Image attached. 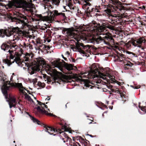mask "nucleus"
<instances>
[{
	"instance_id": "nucleus-32",
	"label": "nucleus",
	"mask_w": 146,
	"mask_h": 146,
	"mask_svg": "<svg viewBox=\"0 0 146 146\" xmlns=\"http://www.w3.org/2000/svg\"><path fill=\"white\" fill-rule=\"evenodd\" d=\"M62 129H64L66 131L67 129L66 126H64V128H62Z\"/></svg>"
},
{
	"instance_id": "nucleus-14",
	"label": "nucleus",
	"mask_w": 146,
	"mask_h": 146,
	"mask_svg": "<svg viewBox=\"0 0 146 146\" xmlns=\"http://www.w3.org/2000/svg\"><path fill=\"white\" fill-rule=\"evenodd\" d=\"M140 102L139 103V107L140 108L141 110L143 112V113H141V114H145L146 113V106H140Z\"/></svg>"
},
{
	"instance_id": "nucleus-47",
	"label": "nucleus",
	"mask_w": 146,
	"mask_h": 146,
	"mask_svg": "<svg viewBox=\"0 0 146 146\" xmlns=\"http://www.w3.org/2000/svg\"><path fill=\"white\" fill-rule=\"evenodd\" d=\"M64 142H65V141H64Z\"/></svg>"
},
{
	"instance_id": "nucleus-36",
	"label": "nucleus",
	"mask_w": 146,
	"mask_h": 146,
	"mask_svg": "<svg viewBox=\"0 0 146 146\" xmlns=\"http://www.w3.org/2000/svg\"><path fill=\"white\" fill-rule=\"evenodd\" d=\"M145 7L144 6H142V9H145Z\"/></svg>"
},
{
	"instance_id": "nucleus-6",
	"label": "nucleus",
	"mask_w": 146,
	"mask_h": 146,
	"mask_svg": "<svg viewBox=\"0 0 146 146\" xmlns=\"http://www.w3.org/2000/svg\"><path fill=\"white\" fill-rule=\"evenodd\" d=\"M3 85L2 87V92L4 95L5 96V98L7 99V100H9L7 99L8 98V94L7 91L9 90L11 86L16 87L19 88V91L22 94L25 96V98L27 100L31 101L33 102V101L29 96L25 92L26 90L25 88L23 86L21 83H11L9 81H5L4 80L3 81Z\"/></svg>"
},
{
	"instance_id": "nucleus-2",
	"label": "nucleus",
	"mask_w": 146,
	"mask_h": 146,
	"mask_svg": "<svg viewBox=\"0 0 146 146\" xmlns=\"http://www.w3.org/2000/svg\"><path fill=\"white\" fill-rule=\"evenodd\" d=\"M1 48L4 51L9 52L10 54V58L11 59H13L12 61L11 60H9L7 59H5L3 60V62L5 64H6L8 66H9L12 63L15 62L18 65L23 67L24 69H25V67H23L25 66L28 67L29 73L31 74H33L35 73L36 71H38L40 70H42V68L46 66V62L42 58H39L36 59V62L34 64V65L31 66L28 62H25L24 61H22L20 58V56L17 55L16 54L13 55L12 52L14 54L13 51L10 50L9 49V46L8 45L5 43H3L1 46Z\"/></svg>"
},
{
	"instance_id": "nucleus-34",
	"label": "nucleus",
	"mask_w": 146,
	"mask_h": 146,
	"mask_svg": "<svg viewBox=\"0 0 146 146\" xmlns=\"http://www.w3.org/2000/svg\"><path fill=\"white\" fill-rule=\"evenodd\" d=\"M54 81L55 82H58L57 79H54Z\"/></svg>"
},
{
	"instance_id": "nucleus-15",
	"label": "nucleus",
	"mask_w": 146,
	"mask_h": 146,
	"mask_svg": "<svg viewBox=\"0 0 146 146\" xmlns=\"http://www.w3.org/2000/svg\"><path fill=\"white\" fill-rule=\"evenodd\" d=\"M27 113L30 117L31 120H32L34 122L36 123H37V124H39V123H40V122L39 121H38L37 119H36V118H34V117L31 116V115L29 114L28 113Z\"/></svg>"
},
{
	"instance_id": "nucleus-41",
	"label": "nucleus",
	"mask_w": 146,
	"mask_h": 146,
	"mask_svg": "<svg viewBox=\"0 0 146 146\" xmlns=\"http://www.w3.org/2000/svg\"><path fill=\"white\" fill-rule=\"evenodd\" d=\"M34 98L35 100H36V97H34Z\"/></svg>"
},
{
	"instance_id": "nucleus-35",
	"label": "nucleus",
	"mask_w": 146,
	"mask_h": 146,
	"mask_svg": "<svg viewBox=\"0 0 146 146\" xmlns=\"http://www.w3.org/2000/svg\"><path fill=\"white\" fill-rule=\"evenodd\" d=\"M62 57L63 58H64V59L65 60H66V58L64 57V56H63V55H62Z\"/></svg>"
},
{
	"instance_id": "nucleus-53",
	"label": "nucleus",
	"mask_w": 146,
	"mask_h": 146,
	"mask_svg": "<svg viewBox=\"0 0 146 146\" xmlns=\"http://www.w3.org/2000/svg\"><path fill=\"white\" fill-rule=\"evenodd\" d=\"M111 109H112V108H111Z\"/></svg>"
},
{
	"instance_id": "nucleus-26",
	"label": "nucleus",
	"mask_w": 146,
	"mask_h": 146,
	"mask_svg": "<svg viewBox=\"0 0 146 146\" xmlns=\"http://www.w3.org/2000/svg\"><path fill=\"white\" fill-rule=\"evenodd\" d=\"M110 88L111 89V92H115V89H114L113 88V86H110Z\"/></svg>"
},
{
	"instance_id": "nucleus-16",
	"label": "nucleus",
	"mask_w": 146,
	"mask_h": 146,
	"mask_svg": "<svg viewBox=\"0 0 146 146\" xmlns=\"http://www.w3.org/2000/svg\"><path fill=\"white\" fill-rule=\"evenodd\" d=\"M43 77L44 80L45 81H47V83L48 84H52L53 83V82H52V81L48 79L47 78V76L46 75H43Z\"/></svg>"
},
{
	"instance_id": "nucleus-39",
	"label": "nucleus",
	"mask_w": 146,
	"mask_h": 146,
	"mask_svg": "<svg viewBox=\"0 0 146 146\" xmlns=\"http://www.w3.org/2000/svg\"><path fill=\"white\" fill-rule=\"evenodd\" d=\"M89 135L91 137H92V135Z\"/></svg>"
},
{
	"instance_id": "nucleus-31",
	"label": "nucleus",
	"mask_w": 146,
	"mask_h": 146,
	"mask_svg": "<svg viewBox=\"0 0 146 146\" xmlns=\"http://www.w3.org/2000/svg\"><path fill=\"white\" fill-rule=\"evenodd\" d=\"M116 8H117V9H119L120 11H121V8L120 7H116Z\"/></svg>"
},
{
	"instance_id": "nucleus-23",
	"label": "nucleus",
	"mask_w": 146,
	"mask_h": 146,
	"mask_svg": "<svg viewBox=\"0 0 146 146\" xmlns=\"http://www.w3.org/2000/svg\"><path fill=\"white\" fill-rule=\"evenodd\" d=\"M72 78V77L70 76V75H64V78L66 80L70 79Z\"/></svg>"
},
{
	"instance_id": "nucleus-56",
	"label": "nucleus",
	"mask_w": 146,
	"mask_h": 146,
	"mask_svg": "<svg viewBox=\"0 0 146 146\" xmlns=\"http://www.w3.org/2000/svg\"><path fill=\"white\" fill-rule=\"evenodd\" d=\"M33 1H35V0H33Z\"/></svg>"
},
{
	"instance_id": "nucleus-38",
	"label": "nucleus",
	"mask_w": 146,
	"mask_h": 146,
	"mask_svg": "<svg viewBox=\"0 0 146 146\" xmlns=\"http://www.w3.org/2000/svg\"><path fill=\"white\" fill-rule=\"evenodd\" d=\"M72 61L73 62H75V60L74 59H72Z\"/></svg>"
},
{
	"instance_id": "nucleus-10",
	"label": "nucleus",
	"mask_w": 146,
	"mask_h": 146,
	"mask_svg": "<svg viewBox=\"0 0 146 146\" xmlns=\"http://www.w3.org/2000/svg\"><path fill=\"white\" fill-rule=\"evenodd\" d=\"M43 127L45 128L44 130V131L48 132L50 135H53L54 136L56 134H54L53 133H61V132L60 129L56 130L54 128L48 126L44 124L43 125Z\"/></svg>"
},
{
	"instance_id": "nucleus-22",
	"label": "nucleus",
	"mask_w": 146,
	"mask_h": 146,
	"mask_svg": "<svg viewBox=\"0 0 146 146\" xmlns=\"http://www.w3.org/2000/svg\"><path fill=\"white\" fill-rule=\"evenodd\" d=\"M36 1H38L42 3H47L48 2H49V0H36Z\"/></svg>"
},
{
	"instance_id": "nucleus-20",
	"label": "nucleus",
	"mask_w": 146,
	"mask_h": 146,
	"mask_svg": "<svg viewBox=\"0 0 146 146\" xmlns=\"http://www.w3.org/2000/svg\"><path fill=\"white\" fill-rule=\"evenodd\" d=\"M37 84L38 86L42 88H44L45 86V84L44 83H42L40 82H38Z\"/></svg>"
},
{
	"instance_id": "nucleus-50",
	"label": "nucleus",
	"mask_w": 146,
	"mask_h": 146,
	"mask_svg": "<svg viewBox=\"0 0 146 146\" xmlns=\"http://www.w3.org/2000/svg\"><path fill=\"white\" fill-rule=\"evenodd\" d=\"M64 139L63 138H62V139L64 140Z\"/></svg>"
},
{
	"instance_id": "nucleus-45",
	"label": "nucleus",
	"mask_w": 146,
	"mask_h": 146,
	"mask_svg": "<svg viewBox=\"0 0 146 146\" xmlns=\"http://www.w3.org/2000/svg\"><path fill=\"white\" fill-rule=\"evenodd\" d=\"M92 123V122H90L89 123V124H91Z\"/></svg>"
},
{
	"instance_id": "nucleus-52",
	"label": "nucleus",
	"mask_w": 146,
	"mask_h": 146,
	"mask_svg": "<svg viewBox=\"0 0 146 146\" xmlns=\"http://www.w3.org/2000/svg\"><path fill=\"white\" fill-rule=\"evenodd\" d=\"M111 109H112V108H111Z\"/></svg>"
},
{
	"instance_id": "nucleus-12",
	"label": "nucleus",
	"mask_w": 146,
	"mask_h": 146,
	"mask_svg": "<svg viewBox=\"0 0 146 146\" xmlns=\"http://www.w3.org/2000/svg\"><path fill=\"white\" fill-rule=\"evenodd\" d=\"M36 108L37 109V110L38 111L40 112L45 113L48 115H53L51 113H48L47 112V111L45 110H44L43 109H41L40 106H38L37 108Z\"/></svg>"
},
{
	"instance_id": "nucleus-33",
	"label": "nucleus",
	"mask_w": 146,
	"mask_h": 146,
	"mask_svg": "<svg viewBox=\"0 0 146 146\" xmlns=\"http://www.w3.org/2000/svg\"><path fill=\"white\" fill-rule=\"evenodd\" d=\"M70 53L68 51H66V54L67 55H68Z\"/></svg>"
},
{
	"instance_id": "nucleus-51",
	"label": "nucleus",
	"mask_w": 146,
	"mask_h": 146,
	"mask_svg": "<svg viewBox=\"0 0 146 146\" xmlns=\"http://www.w3.org/2000/svg\"><path fill=\"white\" fill-rule=\"evenodd\" d=\"M102 116H104V114H102Z\"/></svg>"
},
{
	"instance_id": "nucleus-28",
	"label": "nucleus",
	"mask_w": 146,
	"mask_h": 146,
	"mask_svg": "<svg viewBox=\"0 0 146 146\" xmlns=\"http://www.w3.org/2000/svg\"><path fill=\"white\" fill-rule=\"evenodd\" d=\"M115 93H119L120 94V91H119V90L117 88H116L115 89Z\"/></svg>"
},
{
	"instance_id": "nucleus-11",
	"label": "nucleus",
	"mask_w": 146,
	"mask_h": 146,
	"mask_svg": "<svg viewBox=\"0 0 146 146\" xmlns=\"http://www.w3.org/2000/svg\"><path fill=\"white\" fill-rule=\"evenodd\" d=\"M64 8L66 9V11H67V9H69L70 10H74V6L72 4L70 3H67V5L66 6H64ZM68 11L69 10H68Z\"/></svg>"
},
{
	"instance_id": "nucleus-24",
	"label": "nucleus",
	"mask_w": 146,
	"mask_h": 146,
	"mask_svg": "<svg viewBox=\"0 0 146 146\" xmlns=\"http://www.w3.org/2000/svg\"><path fill=\"white\" fill-rule=\"evenodd\" d=\"M42 46L43 48L45 49L46 50H49L50 48V46H46L45 45H42Z\"/></svg>"
},
{
	"instance_id": "nucleus-37",
	"label": "nucleus",
	"mask_w": 146,
	"mask_h": 146,
	"mask_svg": "<svg viewBox=\"0 0 146 146\" xmlns=\"http://www.w3.org/2000/svg\"><path fill=\"white\" fill-rule=\"evenodd\" d=\"M96 11L97 12H100V11H99L98 9H96Z\"/></svg>"
},
{
	"instance_id": "nucleus-19",
	"label": "nucleus",
	"mask_w": 146,
	"mask_h": 146,
	"mask_svg": "<svg viewBox=\"0 0 146 146\" xmlns=\"http://www.w3.org/2000/svg\"><path fill=\"white\" fill-rule=\"evenodd\" d=\"M36 102L38 103V104L39 105L41 106V107L43 109L44 107H45L46 108H47V106L46 105L44 104H43L41 102H39L37 100H36Z\"/></svg>"
},
{
	"instance_id": "nucleus-4",
	"label": "nucleus",
	"mask_w": 146,
	"mask_h": 146,
	"mask_svg": "<svg viewBox=\"0 0 146 146\" xmlns=\"http://www.w3.org/2000/svg\"><path fill=\"white\" fill-rule=\"evenodd\" d=\"M98 77L104 80H109L110 82L111 83L114 84L116 83L118 85H120V83L115 80L114 79V77L111 75L108 71H105L104 72L101 73L99 72L97 69H96L94 70H92L89 72L81 74L79 76V77L76 78V80L77 81L83 82L85 86L88 88L91 86L90 88H92L93 86H91L90 84H94L87 80L82 79V78H92Z\"/></svg>"
},
{
	"instance_id": "nucleus-48",
	"label": "nucleus",
	"mask_w": 146,
	"mask_h": 146,
	"mask_svg": "<svg viewBox=\"0 0 146 146\" xmlns=\"http://www.w3.org/2000/svg\"><path fill=\"white\" fill-rule=\"evenodd\" d=\"M13 142H14V143H15V141H13Z\"/></svg>"
},
{
	"instance_id": "nucleus-29",
	"label": "nucleus",
	"mask_w": 146,
	"mask_h": 146,
	"mask_svg": "<svg viewBox=\"0 0 146 146\" xmlns=\"http://www.w3.org/2000/svg\"><path fill=\"white\" fill-rule=\"evenodd\" d=\"M85 2L86 3L85 4H84V5L85 6H90V4L89 3L86 2V1H85Z\"/></svg>"
},
{
	"instance_id": "nucleus-25",
	"label": "nucleus",
	"mask_w": 146,
	"mask_h": 146,
	"mask_svg": "<svg viewBox=\"0 0 146 146\" xmlns=\"http://www.w3.org/2000/svg\"><path fill=\"white\" fill-rule=\"evenodd\" d=\"M28 56H29V55L26 56L24 58V60L25 61H29V58L28 57Z\"/></svg>"
},
{
	"instance_id": "nucleus-40",
	"label": "nucleus",
	"mask_w": 146,
	"mask_h": 146,
	"mask_svg": "<svg viewBox=\"0 0 146 146\" xmlns=\"http://www.w3.org/2000/svg\"><path fill=\"white\" fill-rule=\"evenodd\" d=\"M50 40H48V42H50Z\"/></svg>"
},
{
	"instance_id": "nucleus-1",
	"label": "nucleus",
	"mask_w": 146,
	"mask_h": 146,
	"mask_svg": "<svg viewBox=\"0 0 146 146\" xmlns=\"http://www.w3.org/2000/svg\"><path fill=\"white\" fill-rule=\"evenodd\" d=\"M94 27L93 28L92 26L91 27L87 26L85 29V26L81 29L80 27V29L78 28L79 30L70 28L67 29L66 31L68 37L73 39L70 40L77 42L76 44V48L83 56H88L90 53L88 47L85 46L82 43L78 42L82 40L94 44L102 43L109 45L110 42H113V39L110 34L103 33L107 31V28L114 30L113 26L106 24L98 27L95 25Z\"/></svg>"
},
{
	"instance_id": "nucleus-3",
	"label": "nucleus",
	"mask_w": 146,
	"mask_h": 146,
	"mask_svg": "<svg viewBox=\"0 0 146 146\" xmlns=\"http://www.w3.org/2000/svg\"><path fill=\"white\" fill-rule=\"evenodd\" d=\"M8 21L9 22H13L14 24L16 25L17 27H8L7 29L4 31V33L7 36L10 37V40L7 42V43L10 44L9 46V49L14 48L15 49L17 47V45H11L12 42L11 41H14L16 42L19 40H21V37L24 35L23 31L19 29L23 28L26 25V22L27 21V19L26 17H24L23 19L24 20H20L19 18H17L14 17H12L11 16L8 17Z\"/></svg>"
},
{
	"instance_id": "nucleus-8",
	"label": "nucleus",
	"mask_w": 146,
	"mask_h": 146,
	"mask_svg": "<svg viewBox=\"0 0 146 146\" xmlns=\"http://www.w3.org/2000/svg\"><path fill=\"white\" fill-rule=\"evenodd\" d=\"M145 40L144 38L141 37L132 41H129L125 44V46L127 48H130L132 45L141 48L142 43H145Z\"/></svg>"
},
{
	"instance_id": "nucleus-55",
	"label": "nucleus",
	"mask_w": 146,
	"mask_h": 146,
	"mask_svg": "<svg viewBox=\"0 0 146 146\" xmlns=\"http://www.w3.org/2000/svg\"><path fill=\"white\" fill-rule=\"evenodd\" d=\"M112 94V93H110V94Z\"/></svg>"
},
{
	"instance_id": "nucleus-5",
	"label": "nucleus",
	"mask_w": 146,
	"mask_h": 146,
	"mask_svg": "<svg viewBox=\"0 0 146 146\" xmlns=\"http://www.w3.org/2000/svg\"><path fill=\"white\" fill-rule=\"evenodd\" d=\"M44 13L47 16L43 17L41 15H37L36 16L38 18H35L34 20L36 21H46L48 23H51L54 20V17L56 16H59L62 17L63 19L66 18L64 13L58 12L56 10L52 11L51 9L52 7L51 5H44Z\"/></svg>"
},
{
	"instance_id": "nucleus-13",
	"label": "nucleus",
	"mask_w": 146,
	"mask_h": 146,
	"mask_svg": "<svg viewBox=\"0 0 146 146\" xmlns=\"http://www.w3.org/2000/svg\"><path fill=\"white\" fill-rule=\"evenodd\" d=\"M49 71L50 72L49 73L50 74H51L53 75H56L58 73V72L56 70L54 69H52L51 68L48 69Z\"/></svg>"
},
{
	"instance_id": "nucleus-42",
	"label": "nucleus",
	"mask_w": 146,
	"mask_h": 146,
	"mask_svg": "<svg viewBox=\"0 0 146 146\" xmlns=\"http://www.w3.org/2000/svg\"><path fill=\"white\" fill-rule=\"evenodd\" d=\"M50 98H48V99H47V100H50Z\"/></svg>"
},
{
	"instance_id": "nucleus-30",
	"label": "nucleus",
	"mask_w": 146,
	"mask_h": 146,
	"mask_svg": "<svg viewBox=\"0 0 146 146\" xmlns=\"http://www.w3.org/2000/svg\"><path fill=\"white\" fill-rule=\"evenodd\" d=\"M131 64L130 63H127L126 65L127 66H131Z\"/></svg>"
},
{
	"instance_id": "nucleus-44",
	"label": "nucleus",
	"mask_w": 146,
	"mask_h": 146,
	"mask_svg": "<svg viewBox=\"0 0 146 146\" xmlns=\"http://www.w3.org/2000/svg\"><path fill=\"white\" fill-rule=\"evenodd\" d=\"M12 78H11V79H10L11 80H12Z\"/></svg>"
},
{
	"instance_id": "nucleus-54",
	"label": "nucleus",
	"mask_w": 146,
	"mask_h": 146,
	"mask_svg": "<svg viewBox=\"0 0 146 146\" xmlns=\"http://www.w3.org/2000/svg\"><path fill=\"white\" fill-rule=\"evenodd\" d=\"M67 106L66 105V107Z\"/></svg>"
},
{
	"instance_id": "nucleus-46",
	"label": "nucleus",
	"mask_w": 146,
	"mask_h": 146,
	"mask_svg": "<svg viewBox=\"0 0 146 146\" xmlns=\"http://www.w3.org/2000/svg\"><path fill=\"white\" fill-rule=\"evenodd\" d=\"M48 109V110L49 111H50V110H49V109Z\"/></svg>"
},
{
	"instance_id": "nucleus-27",
	"label": "nucleus",
	"mask_w": 146,
	"mask_h": 146,
	"mask_svg": "<svg viewBox=\"0 0 146 146\" xmlns=\"http://www.w3.org/2000/svg\"><path fill=\"white\" fill-rule=\"evenodd\" d=\"M130 86L134 89H138L140 88V85H138V86L134 87L132 85H131Z\"/></svg>"
},
{
	"instance_id": "nucleus-9",
	"label": "nucleus",
	"mask_w": 146,
	"mask_h": 146,
	"mask_svg": "<svg viewBox=\"0 0 146 146\" xmlns=\"http://www.w3.org/2000/svg\"><path fill=\"white\" fill-rule=\"evenodd\" d=\"M7 99L9 100L7 101L6 99V100L8 102L10 108H11L12 107L15 108L16 106L17 105L20 111H21L24 109L23 106L22 104L19 102L17 103L16 100L14 98L11 97L8 95V98Z\"/></svg>"
},
{
	"instance_id": "nucleus-43",
	"label": "nucleus",
	"mask_w": 146,
	"mask_h": 146,
	"mask_svg": "<svg viewBox=\"0 0 146 146\" xmlns=\"http://www.w3.org/2000/svg\"><path fill=\"white\" fill-rule=\"evenodd\" d=\"M64 136L65 137H66H66L67 136L66 135H64Z\"/></svg>"
},
{
	"instance_id": "nucleus-49",
	"label": "nucleus",
	"mask_w": 146,
	"mask_h": 146,
	"mask_svg": "<svg viewBox=\"0 0 146 146\" xmlns=\"http://www.w3.org/2000/svg\"><path fill=\"white\" fill-rule=\"evenodd\" d=\"M13 75H14V73H13Z\"/></svg>"
},
{
	"instance_id": "nucleus-21",
	"label": "nucleus",
	"mask_w": 146,
	"mask_h": 146,
	"mask_svg": "<svg viewBox=\"0 0 146 146\" xmlns=\"http://www.w3.org/2000/svg\"><path fill=\"white\" fill-rule=\"evenodd\" d=\"M87 11L88 12H91L93 11L94 10H95V9L94 8H92L91 7H88L87 8Z\"/></svg>"
},
{
	"instance_id": "nucleus-7",
	"label": "nucleus",
	"mask_w": 146,
	"mask_h": 146,
	"mask_svg": "<svg viewBox=\"0 0 146 146\" xmlns=\"http://www.w3.org/2000/svg\"><path fill=\"white\" fill-rule=\"evenodd\" d=\"M52 65L54 67L58 68L61 72L66 74H71V72H66L63 69L64 68L68 71H70L73 69V66L71 64H68L63 61H62V62L58 60L54 61L52 63Z\"/></svg>"
},
{
	"instance_id": "nucleus-17",
	"label": "nucleus",
	"mask_w": 146,
	"mask_h": 146,
	"mask_svg": "<svg viewBox=\"0 0 146 146\" xmlns=\"http://www.w3.org/2000/svg\"><path fill=\"white\" fill-rule=\"evenodd\" d=\"M24 46L27 48V50H29V51L33 49L32 45L30 44L27 45L25 44H24Z\"/></svg>"
},
{
	"instance_id": "nucleus-18",
	"label": "nucleus",
	"mask_w": 146,
	"mask_h": 146,
	"mask_svg": "<svg viewBox=\"0 0 146 146\" xmlns=\"http://www.w3.org/2000/svg\"><path fill=\"white\" fill-rule=\"evenodd\" d=\"M52 3L53 5H55L57 6L59 5L60 3L59 0H52Z\"/></svg>"
}]
</instances>
